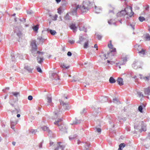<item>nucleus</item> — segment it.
I'll return each mask as SVG.
<instances>
[{"label": "nucleus", "instance_id": "f257e3e1", "mask_svg": "<svg viewBox=\"0 0 150 150\" xmlns=\"http://www.w3.org/2000/svg\"><path fill=\"white\" fill-rule=\"evenodd\" d=\"M93 3L91 2L90 1L86 0L83 1V6H82L79 5H77L75 4L74 6V8L71 10V13L72 15H75L76 14L77 9L79 8L81 10L82 13H85L86 11L93 7Z\"/></svg>", "mask_w": 150, "mask_h": 150}, {"label": "nucleus", "instance_id": "f03ea898", "mask_svg": "<svg viewBox=\"0 0 150 150\" xmlns=\"http://www.w3.org/2000/svg\"><path fill=\"white\" fill-rule=\"evenodd\" d=\"M130 10L132 14L129 15L128 16L126 17V19L127 20H129L130 18L133 16L134 14V12H133L132 10V7L129 6V7L125 8L124 10H122L120 12H118L116 14L117 16L118 17H121L123 16H125L126 15H128L129 12L128 11L129 10Z\"/></svg>", "mask_w": 150, "mask_h": 150}, {"label": "nucleus", "instance_id": "7ed1b4c3", "mask_svg": "<svg viewBox=\"0 0 150 150\" xmlns=\"http://www.w3.org/2000/svg\"><path fill=\"white\" fill-rule=\"evenodd\" d=\"M10 94H12L10 96V100L9 101V103L12 106H14V103H15L18 101L17 97L20 96V93L19 92H12L10 93Z\"/></svg>", "mask_w": 150, "mask_h": 150}, {"label": "nucleus", "instance_id": "20e7f679", "mask_svg": "<svg viewBox=\"0 0 150 150\" xmlns=\"http://www.w3.org/2000/svg\"><path fill=\"white\" fill-rule=\"evenodd\" d=\"M51 76V78L52 79V81L55 84L59 83L60 79L57 73H52Z\"/></svg>", "mask_w": 150, "mask_h": 150}, {"label": "nucleus", "instance_id": "39448f33", "mask_svg": "<svg viewBox=\"0 0 150 150\" xmlns=\"http://www.w3.org/2000/svg\"><path fill=\"white\" fill-rule=\"evenodd\" d=\"M36 53L39 54L37 57V62L40 64H42L44 59L42 55L44 54V52L37 51Z\"/></svg>", "mask_w": 150, "mask_h": 150}, {"label": "nucleus", "instance_id": "423d86ee", "mask_svg": "<svg viewBox=\"0 0 150 150\" xmlns=\"http://www.w3.org/2000/svg\"><path fill=\"white\" fill-rule=\"evenodd\" d=\"M32 46V52L33 54H34L37 49V46L36 43V41L35 40H33L31 43Z\"/></svg>", "mask_w": 150, "mask_h": 150}, {"label": "nucleus", "instance_id": "0eeeda50", "mask_svg": "<svg viewBox=\"0 0 150 150\" xmlns=\"http://www.w3.org/2000/svg\"><path fill=\"white\" fill-rule=\"evenodd\" d=\"M132 67L134 69H137L141 67V63L137 60H135L132 64Z\"/></svg>", "mask_w": 150, "mask_h": 150}, {"label": "nucleus", "instance_id": "6e6552de", "mask_svg": "<svg viewBox=\"0 0 150 150\" xmlns=\"http://www.w3.org/2000/svg\"><path fill=\"white\" fill-rule=\"evenodd\" d=\"M59 127V130L64 132H67V128L66 127V126L64 124H61L59 125V126H58Z\"/></svg>", "mask_w": 150, "mask_h": 150}, {"label": "nucleus", "instance_id": "1a4fd4ad", "mask_svg": "<svg viewBox=\"0 0 150 150\" xmlns=\"http://www.w3.org/2000/svg\"><path fill=\"white\" fill-rule=\"evenodd\" d=\"M61 142H58L57 143L56 147L54 149V150H59V149H61V150H64L65 148V146L64 145H61Z\"/></svg>", "mask_w": 150, "mask_h": 150}, {"label": "nucleus", "instance_id": "9d476101", "mask_svg": "<svg viewBox=\"0 0 150 150\" xmlns=\"http://www.w3.org/2000/svg\"><path fill=\"white\" fill-rule=\"evenodd\" d=\"M139 124L140 125L141 129H142V130L143 131H145L146 130V125L144 124V122L143 121H140L139 123Z\"/></svg>", "mask_w": 150, "mask_h": 150}, {"label": "nucleus", "instance_id": "9b49d317", "mask_svg": "<svg viewBox=\"0 0 150 150\" xmlns=\"http://www.w3.org/2000/svg\"><path fill=\"white\" fill-rule=\"evenodd\" d=\"M91 2H92L93 3V7H92V8H93V7H95V12L96 13H100L101 11V9L100 8H97V6L95 5L94 4V2H93V1H90Z\"/></svg>", "mask_w": 150, "mask_h": 150}, {"label": "nucleus", "instance_id": "f8f14e48", "mask_svg": "<svg viewBox=\"0 0 150 150\" xmlns=\"http://www.w3.org/2000/svg\"><path fill=\"white\" fill-rule=\"evenodd\" d=\"M61 105H62L65 110H68L69 106L67 104L65 103L62 100L60 101Z\"/></svg>", "mask_w": 150, "mask_h": 150}, {"label": "nucleus", "instance_id": "ddd939ff", "mask_svg": "<svg viewBox=\"0 0 150 150\" xmlns=\"http://www.w3.org/2000/svg\"><path fill=\"white\" fill-rule=\"evenodd\" d=\"M42 129L44 131H46L48 132V135L49 134L51 135L52 134V132L51 131L49 130L48 127L46 126H44L41 127Z\"/></svg>", "mask_w": 150, "mask_h": 150}, {"label": "nucleus", "instance_id": "4468645a", "mask_svg": "<svg viewBox=\"0 0 150 150\" xmlns=\"http://www.w3.org/2000/svg\"><path fill=\"white\" fill-rule=\"evenodd\" d=\"M85 40V38L83 37L82 36H79V40L76 42V43H79L81 44H83L84 40Z\"/></svg>", "mask_w": 150, "mask_h": 150}, {"label": "nucleus", "instance_id": "2eb2a0df", "mask_svg": "<svg viewBox=\"0 0 150 150\" xmlns=\"http://www.w3.org/2000/svg\"><path fill=\"white\" fill-rule=\"evenodd\" d=\"M81 23H79L78 24V27L79 28V30L80 31H84L85 32H87V30L84 26H82L81 25Z\"/></svg>", "mask_w": 150, "mask_h": 150}, {"label": "nucleus", "instance_id": "dca6fc26", "mask_svg": "<svg viewBox=\"0 0 150 150\" xmlns=\"http://www.w3.org/2000/svg\"><path fill=\"white\" fill-rule=\"evenodd\" d=\"M71 29H72L74 32H75L77 31V27L76 26L75 24H72L70 26Z\"/></svg>", "mask_w": 150, "mask_h": 150}, {"label": "nucleus", "instance_id": "f3484780", "mask_svg": "<svg viewBox=\"0 0 150 150\" xmlns=\"http://www.w3.org/2000/svg\"><path fill=\"white\" fill-rule=\"evenodd\" d=\"M117 81L118 84L120 86H122L124 84L123 79L122 78H118Z\"/></svg>", "mask_w": 150, "mask_h": 150}, {"label": "nucleus", "instance_id": "a211bd4d", "mask_svg": "<svg viewBox=\"0 0 150 150\" xmlns=\"http://www.w3.org/2000/svg\"><path fill=\"white\" fill-rule=\"evenodd\" d=\"M140 122H137L134 124V128L135 129H140L141 127L140 125L139 124V123Z\"/></svg>", "mask_w": 150, "mask_h": 150}, {"label": "nucleus", "instance_id": "6ab92c4d", "mask_svg": "<svg viewBox=\"0 0 150 150\" xmlns=\"http://www.w3.org/2000/svg\"><path fill=\"white\" fill-rule=\"evenodd\" d=\"M11 123V127L13 129H14V126L16 125L17 122L16 121H13L12 120V118H11L10 120Z\"/></svg>", "mask_w": 150, "mask_h": 150}, {"label": "nucleus", "instance_id": "aec40b11", "mask_svg": "<svg viewBox=\"0 0 150 150\" xmlns=\"http://www.w3.org/2000/svg\"><path fill=\"white\" fill-rule=\"evenodd\" d=\"M144 92L145 95H150V89L149 87H148L144 89Z\"/></svg>", "mask_w": 150, "mask_h": 150}, {"label": "nucleus", "instance_id": "412c9836", "mask_svg": "<svg viewBox=\"0 0 150 150\" xmlns=\"http://www.w3.org/2000/svg\"><path fill=\"white\" fill-rule=\"evenodd\" d=\"M47 30L49 32L51 35H55L57 33L56 31L54 30L47 29Z\"/></svg>", "mask_w": 150, "mask_h": 150}, {"label": "nucleus", "instance_id": "4be33fe9", "mask_svg": "<svg viewBox=\"0 0 150 150\" xmlns=\"http://www.w3.org/2000/svg\"><path fill=\"white\" fill-rule=\"evenodd\" d=\"M37 39L39 40V43L40 44H42L45 40L44 39L40 37H38V38Z\"/></svg>", "mask_w": 150, "mask_h": 150}, {"label": "nucleus", "instance_id": "5701e85b", "mask_svg": "<svg viewBox=\"0 0 150 150\" xmlns=\"http://www.w3.org/2000/svg\"><path fill=\"white\" fill-rule=\"evenodd\" d=\"M62 120V117L60 118H58V120L57 121H55V122H54V124L57 125L58 126H59V122H61Z\"/></svg>", "mask_w": 150, "mask_h": 150}, {"label": "nucleus", "instance_id": "b1692460", "mask_svg": "<svg viewBox=\"0 0 150 150\" xmlns=\"http://www.w3.org/2000/svg\"><path fill=\"white\" fill-rule=\"evenodd\" d=\"M24 68L27 70L29 73H32L33 69H32L30 67L28 66H25L24 67Z\"/></svg>", "mask_w": 150, "mask_h": 150}, {"label": "nucleus", "instance_id": "393cba45", "mask_svg": "<svg viewBox=\"0 0 150 150\" xmlns=\"http://www.w3.org/2000/svg\"><path fill=\"white\" fill-rule=\"evenodd\" d=\"M65 2V0H62V2L63 4H62L60 6V8H62L63 10H64V7L66 5V3Z\"/></svg>", "mask_w": 150, "mask_h": 150}, {"label": "nucleus", "instance_id": "a878e982", "mask_svg": "<svg viewBox=\"0 0 150 150\" xmlns=\"http://www.w3.org/2000/svg\"><path fill=\"white\" fill-rule=\"evenodd\" d=\"M54 115L55 116V118H57V117H60L61 114L59 113V112H58V110L54 112Z\"/></svg>", "mask_w": 150, "mask_h": 150}, {"label": "nucleus", "instance_id": "bb28decb", "mask_svg": "<svg viewBox=\"0 0 150 150\" xmlns=\"http://www.w3.org/2000/svg\"><path fill=\"white\" fill-rule=\"evenodd\" d=\"M109 81L111 83H113L115 82L116 80L112 77L111 76L109 79Z\"/></svg>", "mask_w": 150, "mask_h": 150}, {"label": "nucleus", "instance_id": "cd10ccee", "mask_svg": "<svg viewBox=\"0 0 150 150\" xmlns=\"http://www.w3.org/2000/svg\"><path fill=\"white\" fill-rule=\"evenodd\" d=\"M143 106L144 107H145V105H144L143 104H142V105H140L138 107V110L141 112H143Z\"/></svg>", "mask_w": 150, "mask_h": 150}, {"label": "nucleus", "instance_id": "c85d7f7f", "mask_svg": "<svg viewBox=\"0 0 150 150\" xmlns=\"http://www.w3.org/2000/svg\"><path fill=\"white\" fill-rule=\"evenodd\" d=\"M20 111V109H16L15 108V110H13L11 111L12 114L14 113L15 114L18 113Z\"/></svg>", "mask_w": 150, "mask_h": 150}, {"label": "nucleus", "instance_id": "c756f323", "mask_svg": "<svg viewBox=\"0 0 150 150\" xmlns=\"http://www.w3.org/2000/svg\"><path fill=\"white\" fill-rule=\"evenodd\" d=\"M123 62L120 63V65H123L125 64L127 61V59L126 57H125L122 58Z\"/></svg>", "mask_w": 150, "mask_h": 150}, {"label": "nucleus", "instance_id": "7c9ffc66", "mask_svg": "<svg viewBox=\"0 0 150 150\" xmlns=\"http://www.w3.org/2000/svg\"><path fill=\"white\" fill-rule=\"evenodd\" d=\"M80 123V120H78L76 118H75V120L73 122V123L71 124V125L77 124Z\"/></svg>", "mask_w": 150, "mask_h": 150}, {"label": "nucleus", "instance_id": "2f4dec72", "mask_svg": "<svg viewBox=\"0 0 150 150\" xmlns=\"http://www.w3.org/2000/svg\"><path fill=\"white\" fill-rule=\"evenodd\" d=\"M16 33L17 35L19 38L21 37L22 35V33L21 32L20 30H18L16 32Z\"/></svg>", "mask_w": 150, "mask_h": 150}, {"label": "nucleus", "instance_id": "473e14b6", "mask_svg": "<svg viewBox=\"0 0 150 150\" xmlns=\"http://www.w3.org/2000/svg\"><path fill=\"white\" fill-rule=\"evenodd\" d=\"M77 137V135L76 134L71 135L69 136V140H72L74 138H76Z\"/></svg>", "mask_w": 150, "mask_h": 150}, {"label": "nucleus", "instance_id": "72a5a7b5", "mask_svg": "<svg viewBox=\"0 0 150 150\" xmlns=\"http://www.w3.org/2000/svg\"><path fill=\"white\" fill-rule=\"evenodd\" d=\"M143 79L147 81H149L150 79V74H149V76L143 77Z\"/></svg>", "mask_w": 150, "mask_h": 150}, {"label": "nucleus", "instance_id": "f704fd0d", "mask_svg": "<svg viewBox=\"0 0 150 150\" xmlns=\"http://www.w3.org/2000/svg\"><path fill=\"white\" fill-rule=\"evenodd\" d=\"M76 76L75 77V76H74V79L73 80H72L71 81V82H74L75 81H80L81 82V81H80L79 80V79H78V78H76Z\"/></svg>", "mask_w": 150, "mask_h": 150}, {"label": "nucleus", "instance_id": "c9c22d12", "mask_svg": "<svg viewBox=\"0 0 150 150\" xmlns=\"http://www.w3.org/2000/svg\"><path fill=\"white\" fill-rule=\"evenodd\" d=\"M39 28L38 26V25H35L33 27V29L35 31H37Z\"/></svg>", "mask_w": 150, "mask_h": 150}, {"label": "nucleus", "instance_id": "e433bc0d", "mask_svg": "<svg viewBox=\"0 0 150 150\" xmlns=\"http://www.w3.org/2000/svg\"><path fill=\"white\" fill-rule=\"evenodd\" d=\"M94 129L96 132H97L98 133H100L101 132V129L100 128H98L96 127L94 128Z\"/></svg>", "mask_w": 150, "mask_h": 150}, {"label": "nucleus", "instance_id": "4c0bfd02", "mask_svg": "<svg viewBox=\"0 0 150 150\" xmlns=\"http://www.w3.org/2000/svg\"><path fill=\"white\" fill-rule=\"evenodd\" d=\"M37 131L36 129H32L29 130V132L30 133H31L32 134H35Z\"/></svg>", "mask_w": 150, "mask_h": 150}, {"label": "nucleus", "instance_id": "58836bf2", "mask_svg": "<svg viewBox=\"0 0 150 150\" xmlns=\"http://www.w3.org/2000/svg\"><path fill=\"white\" fill-rule=\"evenodd\" d=\"M47 100L48 103H50L52 102V97L51 96H49L47 95Z\"/></svg>", "mask_w": 150, "mask_h": 150}, {"label": "nucleus", "instance_id": "ea45409f", "mask_svg": "<svg viewBox=\"0 0 150 150\" xmlns=\"http://www.w3.org/2000/svg\"><path fill=\"white\" fill-rule=\"evenodd\" d=\"M88 40H86V42H85L84 45V48H87L88 47Z\"/></svg>", "mask_w": 150, "mask_h": 150}, {"label": "nucleus", "instance_id": "a19ab883", "mask_svg": "<svg viewBox=\"0 0 150 150\" xmlns=\"http://www.w3.org/2000/svg\"><path fill=\"white\" fill-rule=\"evenodd\" d=\"M138 53L144 55L145 54V51L143 49H142L140 51L138 52Z\"/></svg>", "mask_w": 150, "mask_h": 150}, {"label": "nucleus", "instance_id": "79ce46f5", "mask_svg": "<svg viewBox=\"0 0 150 150\" xmlns=\"http://www.w3.org/2000/svg\"><path fill=\"white\" fill-rule=\"evenodd\" d=\"M69 14L68 13H67L65 16L64 17V19H65V20H69Z\"/></svg>", "mask_w": 150, "mask_h": 150}, {"label": "nucleus", "instance_id": "37998d69", "mask_svg": "<svg viewBox=\"0 0 150 150\" xmlns=\"http://www.w3.org/2000/svg\"><path fill=\"white\" fill-rule=\"evenodd\" d=\"M139 19L140 22H142L145 20V18L144 17L140 16L139 18Z\"/></svg>", "mask_w": 150, "mask_h": 150}, {"label": "nucleus", "instance_id": "c03bdc74", "mask_svg": "<svg viewBox=\"0 0 150 150\" xmlns=\"http://www.w3.org/2000/svg\"><path fill=\"white\" fill-rule=\"evenodd\" d=\"M116 49L115 48H114L112 50H111L110 52H108V55H110V54H112V52H114L115 53V52L116 51Z\"/></svg>", "mask_w": 150, "mask_h": 150}, {"label": "nucleus", "instance_id": "a18cd8bd", "mask_svg": "<svg viewBox=\"0 0 150 150\" xmlns=\"http://www.w3.org/2000/svg\"><path fill=\"white\" fill-rule=\"evenodd\" d=\"M146 39L148 40H150V35L149 34H147L145 36Z\"/></svg>", "mask_w": 150, "mask_h": 150}, {"label": "nucleus", "instance_id": "49530a36", "mask_svg": "<svg viewBox=\"0 0 150 150\" xmlns=\"http://www.w3.org/2000/svg\"><path fill=\"white\" fill-rule=\"evenodd\" d=\"M84 145L85 146V148L86 150H88V148L90 146V144L86 143Z\"/></svg>", "mask_w": 150, "mask_h": 150}, {"label": "nucleus", "instance_id": "de8ad7c7", "mask_svg": "<svg viewBox=\"0 0 150 150\" xmlns=\"http://www.w3.org/2000/svg\"><path fill=\"white\" fill-rule=\"evenodd\" d=\"M137 93L139 97H144V95L142 92H138Z\"/></svg>", "mask_w": 150, "mask_h": 150}, {"label": "nucleus", "instance_id": "09e8293b", "mask_svg": "<svg viewBox=\"0 0 150 150\" xmlns=\"http://www.w3.org/2000/svg\"><path fill=\"white\" fill-rule=\"evenodd\" d=\"M19 20L21 22H22L23 23H25L26 21V19L23 18L19 19Z\"/></svg>", "mask_w": 150, "mask_h": 150}, {"label": "nucleus", "instance_id": "8fccbe9b", "mask_svg": "<svg viewBox=\"0 0 150 150\" xmlns=\"http://www.w3.org/2000/svg\"><path fill=\"white\" fill-rule=\"evenodd\" d=\"M58 13L59 14H61L62 13V11L63 10L62 8H60V7L58 9Z\"/></svg>", "mask_w": 150, "mask_h": 150}, {"label": "nucleus", "instance_id": "3c124183", "mask_svg": "<svg viewBox=\"0 0 150 150\" xmlns=\"http://www.w3.org/2000/svg\"><path fill=\"white\" fill-rule=\"evenodd\" d=\"M125 146V143H121L120 144L119 146H120V147L122 148H123Z\"/></svg>", "mask_w": 150, "mask_h": 150}, {"label": "nucleus", "instance_id": "603ef678", "mask_svg": "<svg viewBox=\"0 0 150 150\" xmlns=\"http://www.w3.org/2000/svg\"><path fill=\"white\" fill-rule=\"evenodd\" d=\"M37 70L38 72H39L40 73L42 72V71L40 68V67H38L37 68Z\"/></svg>", "mask_w": 150, "mask_h": 150}, {"label": "nucleus", "instance_id": "864d4df0", "mask_svg": "<svg viewBox=\"0 0 150 150\" xmlns=\"http://www.w3.org/2000/svg\"><path fill=\"white\" fill-rule=\"evenodd\" d=\"M11 59L12 61H15V57L14 56V55L13 54H11Z\"/></svg>", "mask_w": 150, "mask_h": 150}, {"label": "nucleus", "instance_id": "5fc2aeb1", "mask_svg": "<svg viewBox=\"0 0 150 150\" xmlns=\"http://www.w3.org/2000/svg\"><path fill=\"white\" fill-rule=\"evenodd\" d=\"M61 67L63 68H65L66 69H68V68H69V66H67V67H66V66H65V64H62L61 65Z\"/></svg>", "mask_w": 150, "mask_h": 150}, {"label": "nucleus", "instance_id": "6e6d98bb", "mask_svg": "<svg viewBox=\"0 0 150 150\" xmlns=\"http://www.w3.org/2000/svg\"><path fill=\"white\" fill-rule=\"evenodd\" d=\"M119 102L118 100L116 98H114L113 99V102L115 103H117Z\"/></svg>", "mask_w": 150, "mask_h": 150}, {"label": "nucleus", "instance_id": "4d7b16f0", "mask_svg": "<svg viewBox=\"0 0 150 150\" xmlns=\"http://www.w3.org/2000/svg\"><path fill=\"white\" fill-rule=\"evenodd\" d=\"M86 112V110L85 108H84L82 111L81 112V114H82Z\"/></svg>", "mask_w": 150, "mask_h": 150}, {"label": "nucleus", "instance_id": "13d9d810", "mask_svg": "<svg viewBox=\"0 0 150 150\" xmlns=\"http://www.w3.org/2000/svg\"><path fill=\"white\" fill-rule=\"evenodd\" d=\"M28 98L29 100H31L33 99V97L32 96L30 95L28 96Z\"/></svg>", "mask_w": 150, "mask_h": 150}, {"label": "nucleus", "instance_id": "bf43d9fd", "mask_svg": "<svg viewBox=\"0 0 150 150\" xmlns=\"http://www.w3.org/2000/svg\"><path fill=\"white\" fill-rule=\"evenodd\" d=\"M113 20L112 19H111L110 21H108V23L110 25H112L113 22H112Z\"/></svg>", "mask_w": 150, "mask_h": 150}, {"label": "nucleus", "instance_id": "052dcab7", "mask_svg": "<svg viewBox=\"0 0 150 150\" xmlns=\"http://www.w3.org/2000/svg\"><path fill=\"white\" fill-rule=\"evenodd\" d=\"M97 38L98 40H100L102 38V36L100 35H97Z\"/></svg>", "mask_w": 150, "mask_h": 150}, {"label": "nucleus", "instance_id": "680f3d73", "mask_svg": "<svg viewBox=\"0 0 150 150\" xmlns=\"http://www.w3.org/2000/svg\"><path fill=\"white\" fill-rule=\"evenodd\" d=\"M69 42L71 44H73L74 42H75V41L74 40H69Z\"/></svg>", "mask_w": 150, "mask_h": 150}, {"label": "nucleus", "instance_id": "e2e57ef3", "mask_svg": "<svg viewBox=\"0 0 150 150\" xmlns=\"http://www.w3.org/2000/svg\"><path fill=\"white\" fill-rule=\"evenodd\" d=\"M67 55L69 57H71L72 55V53L70 52H68L67 53Z\"/></svg>", "mask_w": 150, "mask_h": 150}, {"label": "nucleus", "instance_id": "0e129e2a", "mask_svg": "<svg viewBox=\"0 0 150 150\" xmlns=\"http://www.w3.org/2000/svg\"><path fill=\"white\" fill-rule=\"evenodd\" d=\"M85 84H86L85 85H84V86L85 87H86V86H87V87H89V85H90V83H89L88 82H86L85 83Z\"/></svg>", "mask_w": 150, "mask_h": 150}, {"label": "nucleus", "instance_id": "69168bd1", "mask_svg": "<svg viewBox=\"0 0 150 150\" xmlns=\"http://www.w3.org/2000/svg\"><path fill=\"white\" fill-rule=\"evenodd\" d=\"M27 13L31 15L33 13V11H27Z\"/></svg>", "mask_w": 150, "mask_h": 150}, {"label": "nucleus", "instance_id": "338daca9", "mask_svg": "<svg viewBox=\"0 0 150 150\" xmlns=\"http://www.w3.org/2000/svg\"><path fill=\"white\" fill-rule=\"evenodd\" d=\"M133 78L135 79V81L136 82H137L138 80V79L137 78V76H134V77H132Z\"/></svg>", "mask_w": 150, "mask_h": 150}, {"label": "nucleus", "instance_id": "774afa93", "mask_svg": "<svg viewBox=\"0 0 150 150\" xmlns=\"http://www.w3.org/2000/svg\"><path fill=\"white\" fill-rule=\"evenodd\" d=\"M108 47L112 49V48L113 45L111 43L108 44Z\"/></svg>", "mask_w": 150, "mask_h": 150}]
</instances>
